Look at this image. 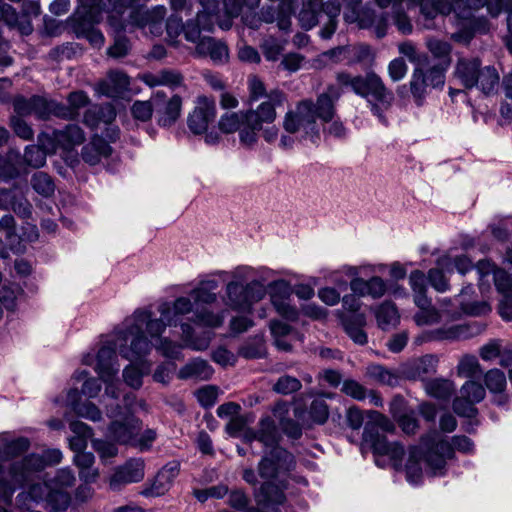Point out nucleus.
I'll return each mask as SVG.
<instances>
[{
    "label": "nucleus",
    "instance_id": "1",
    "mask_svg": "<svg viewBox=\"0 0 512 512\" xmlns=\"http://www.w3.org/2000/svg\"><path fill=\"white\" fill-rule=\"evenodd\" d=\"M335 79L336 84L328 85L326 91L317 97L316 103L310 99L302 100L295 110L285 114L283 128L286 132L294 134L302 130L304 138L317 145L320 141V129L316 119L319 118L325 123L332 121L336 112L335 103L345 91H352L366 99L371 112L381 122H386L384 112L391 106L394 94L379 75L373 71L364 75L340 71L336 73Z\"/></svg>",
    "mask_w": 512,
    "mask_h": 512
},
{
    "label": "nucleus",
    "instance_id": "2",
    "mask_svg": "<svg viewBox=\"0 0 512 512\" xmlns=\"http://www.w3.org/2000/svg\"><path fill=\"white\" fill-rule=\"evenodd\" d=\"M195 304L191 297L181 296L173 302H163L158 307L160 318H154L149 309H137L128 317L130 329L126 339L132 335L131 346L121 348V353L127 359H138L152 350L151 341L144 335L146 332L152 339L159 338L167 326H176L180 317L192 313Z\"/></svg>",
    "mask_w": 512,
    "mask_h": 512
},
{
    "label": "nucleus",
    "instance_id": "3",
    "mask_svg": "<svg viewBox=\"0 0 512 512\" xmlns=\"http://www.w3.org/2000/svg\"><path fill=\"white\" fill-rule=\"evenodd\" d=\"M285 94L274 89L267 101L261 102L255 109L249 108L238 113H225L219 120V129L226 134L239 131L240 143L251 147L258 141V133L264 124H273L276 120V108L284 104Z\"/></svg>",
    "mask_w": 512,
    "mask_h": 512
},
{
    "label": "nucleus",
    "instance_id": "4",
    "mask_svg": "<svg viewBox=\"0 0 512 512\" xmlns=\"http://www.w3.org/2000/svg\"><path fill=\"white\" fill-rule=\"evenodd\" d=\"M295 456L283 447H274L264 452L258 463V474L265 480L256 493L257 502L263 507L281 505L285 502L286 496L283 488L274 483L295 469Z\"/></svg>",
    "mask_w": 512,
    "mask_h": 512
},
{
    "label": "nucleus",
    "instance_id": "5",
    "mask_svg": "<svg viewBox=\"0 0 512 512\" xmlns=\"http://www.w3.org/2000/svg\"><path fill=\"white\" fill-rule=\"evenodd\" d=\"M421 445L424 449V459L428 472L432 476H444L447 472V460L454 459L455 450L472 454L473 441L465 435H455L448 441L437 430H430L421 436Z\"/></svg>",
    "mask_w": 512,
    "mask_h": 512
},
{
    "label": "nucleus",
    "instance_id": "6",
    "mask_svg": "<svg viewBox=\"0 0 512 512\" xmlns=\"http://www.w3.org/2000/svg\"><path fill=\"white\" fill-rule=\"evenodd\" d=\"M370 419L363 431V441L368 444L374 455L389 456L392 460L401 461L404 456V447L398 442H389L384 433L393 432L394 424L383 414L367 411Z\"/></svg>",
    "mask_w": 512,
    "mask_h": 512
},
{
    "label": "nucleus",
    "instance_id": "7",
    "mask_svg": "<svg viewBox=\"0 0 512 512\" xmlns=\"http://www.w3.org/2000/svg\"><path fill=\"white\" fill-rule=\"evenodd\" d=\"M454 76L464 88H477L485 95L496 92L500 80L496 68L490 65L482 67L478 58H460Z\"/></svg>",
    "mask_w": 512,
    "mask_h": 512
},
{
    "label": "nucleus",
    "instance_id": "8",
    "mask_svg": "<svg viewBox=\"0 0 512 512\" xmlns=\"http://www.w3.org/2000/svg\"><path fill=\"white\" fill-rule=\"evenodd\" d=\"M29 448L30 441L26 437L0 441V501L10 503L14 492L27 485V483L14 481L17 473H14L12 469L17 461L12 462L7 468L3 466L2 462L24 454Z\"/></svg>",
    "mask_w": 512,
    "mask_h": 512
},
{
    "label": "nucleus",
    "instance_id": "9",
    "mask_svg": "<svg viewBox=\"0 0 512 512\" xmlns=\"http://www.w3.org/2000/svg\"><path fill=\"white\" fill-rule=\"evenodd\" d=\"M123 324L124 327L116 331L115 341L107 342L98 350L96 355L95 371L103 382L114 379L119 372L116 349L123 358L127 359L122 355L121 348L131 346L132 335L126 340V333H128L131 323H128V318H126Z\"/></svg>",
    "mask_w": 512,
    "mask_h": 512
},
{
    "label": "nucleus",
    "instance_id": "10",
    "mask_svg": "<svg viewBox=\"0 0 512 512\" xmlns=\"http://www.w3.org/2000/svg\"><path fill=\"white\" fill-rule=\"evenodd\" d=\"M112 13V0H81V10L73 16L71 28L78 39L89 33L102 19V13Z\"/></svg>",
    "mask_w": 512,
    "mask_h": 512
},
{
    "label": "nucleus",
    "instance_id": "11",
    "mask_svg": "<svg viewBox=\"0 0 512 512\" xmlns=\"http://www.w3.org/2000/svg\"><path fill=\"white\" fill-rule=\"evenodd\" d=\"M225 305L237 312H248L255 302L265 295L264 285L258 280H251L245 285L228 282L226 285Z\"/></svg>",
    "mask_w": 512,
    "mask_h": 512
},
{
    "label": "nucleus",
    "instance_id": "12",
    "mask_svg": "<svg viewBox=\"0 0 512 512\" xmlns=\"http://www.w3.org/2000/svg\"><path fill=\"white\" fill-rule=\"evenodd\" d=\"M61 460L62 452L59 449H48L42 455L36 453L28 454L14 465L12 470L14 473H17L14 481L29 484L46 466L56 465Z\"/></svg>",
    "mask_w": 512,
    "mask_h": 512
},
{
    "label": "nucleus",
    "instance_id": "13",
    "mask_svg": "<svg viewBox=\"0 0 512 512\" xmlns=\"http://www.w3.org/2000/svg\"><path fill=\"white\" fill-rule=\"evenodd\" d=\"M189 296L193 299L195 304L194 316L190 320L199 325L207 327H220L224 322V311L214 313L207 308V305L214 303L217 300V294L210 292L198 284Z\"/></svg>",
    "mask_w": 512,
    "mask_h": 512
},
{
    "label": "nucleus",
    "instance_id": "14",
    "mask_svg": "<svg viewBox=\"0 0 512 512\" xmlns=\"http://www.w3.org/2000/svg\"><path fill=\"white\" fill-rule=\"evenodd\" d=\"M392 0H343L349 10L344 17L349 22H359L361 27H370L376 23L375 4L386 8Z\"/></svg>",
    "mask_w": 512,
    "mask_h": 512
},
{
    "label": "nucleus",
    "instance_id": "15",
    "mask_svg": "<svg viewBox=\"0 0 512 512\" xmlns=\"http://www.w3.org/2000/svg\"><path fill=\"white\" fill-rule=\"evenodd\" d=\"M152 101L158 125L161 127L174 125L181 115L182 98L179 95L167 98L164 91L158 90L152 95Z\"/></svg>",
    "mask_w": 512,
    "mask_h": 512
},
{
    "label": "nucleus",
    "instance_id": "16",
    "mask_svg": "<svg viewBox=\"0 0 512 512\" xmlns=\"http://www.w3.org/2000/svg\"><path fill=\"white\" fill-rule=\"evenodd\" d=\"M270 299L273 307L283 318L295 321L298 318V310L289 303L291 295L290 284L283 279L269 284Z\"/></svg>",
    "mask_w": 512,
    "mask_h": 512
},
{
    "label": "nucleus",
    "instance_id": "17",
    "mask_svg": "<svg viewBox=\"0 0 512 512\" xmlns=\"http://www.w3.org/2000/svg\"><path fill=\"white\" fill-rule=\"evenodd\" d=\"M142 422L134 414L125 415L124 420H113L107 429L108 436L116 443L131 445L141 430Z\"/></svg>",
    "mask_w": 512,
    "mask_h": 512
},
{
    "label": "nucleus",
    "instance_id": "18",
    "mask_svg": "<svg viewBox=\"0 0 512 512\" xmlns=\"http://www.w3.org/2000/svg\"><path fill=\"white\" fill-rule=\"evenodd\" d=\"M144 467L143 459H129L124 465L118 467L110 477V489L119 491L124 485L140 482L145 475Z\"/></svg>",
    "mask_w": 512,
    "mask_h": 512
},
{
    "label": "nucleus",
    "instance_id": "19",
    "mask_svg": "<svg viewBox=\"0 0 512 512\" xmlns=\"http://www.w3.org/2000/svg\"><path fill=\"white\" fill-rule=\"evenodd\" d=\"M144 467L143 459H129L124 465L118 467L110 477V489L119 491L124 485L140 482L145 475Z\"/></svg>",
    "mask_w": 512,
    "mask_h": 512
},
{
    "label": "nucleus",
    "instance_id": "20",
    "mask_svg": "<svg viewBox=\"0 0 512 512\" xmlns=\"http://www.w3.org/2000/svg\"><path fill=\"white\" fill-rule=\"evenodd\" d=\"M215 117V101L207 97H199L197 106L188 117V127L192 133L202 134L207 131L209 124L214 121Z\"/></svg>",
    "mask_w": 512,
    "mask_h": 512
},
{
    "label": "nucleus",
    "instance_id": "21",
    "mask_svg": "<svg viewBox=\"0 0 512 512\" xmlns=\"http://www.w3.org/2000/svg\"><path fill=\"white\" fill-rule=\"evenodd\" d=\"M0 209H11L17 216L29 219L32 216L33 208L26 198L24 191L14 186L10 189H0Z\"/></svg>",
    "mask_w": 512,
    "mask_h": 512
},
{
    "label": "nucleus",
    "instance_id": "22",
    "mask_svg": "<svg viewBox=\"0 0 512 512\" xmlns=\"http://www.w3.org/2000/svg\"><path fill=\"white\" fill-rule=\"evenodd\" d=\"M247 438H249V440H256L260 442L269 450L274 447H281L279 445L282 439L281 433L279 432L275 421L270 416L261 418L258 423V428L249 432Z\"/></svg>",
    "mask_w": 512,
    "mask_h": 512
},
{
    "label": "nucleus",
    "instance_id": "23",
    "mask_svg": "<svg viewBox=\"0 0 512 512\" xmlns=\"http://www.w3.org/2000/svg\"><path fill=\"white\" fill-rule=\"evenodd\" d=\"M140 80L147 86L154 88L157 86H166L175 90L184 84V76L175 69H161L157 72H147L140 76Z\"/></svg>",
    "mask_w": 512,
    "mask_h": 512
},
{
    "label": "nucleus",
    "instance_id": "24",
    "mask_svg": "<svg viewBox=\"0 0 512 512\" xmlns=\"http://www.w3.org/2000/svg\"><path fill=\"white\" fill-rule=\"evenodd\" d=\"M180 465L176 461L167 463L157 473L150 488L143 491L145 496H160L170 488L174 479L179 474Z\"/></svg>",
    "mask_w": 512,
    "mask_h": 512
},
{
    "label": "nucleus",
    "instance_id": "25",
    "mask_svg": "<svg viewBox=\"0 0 512 512\" xmlns=\"http://www.w3.org/2000/svg\"><path fill=\"white\" fill-rule=\"evenodd\" d=\"M350 289L358 296H370L373 299H378L385 295L387 284L379 276H373L368 280L355 277L350 282Z\"/></svg>",
    "mask_w": 512,
    "mask_h": 512
},
{
    "label": "nucleus",
    "instance_id": "26",
    "mask_svg": "<svg viewBox=\"0 0 512 512\" xmlns=\"http://www.w3.org/2000/svg\"><path fill=\"white\" fill-rule=\"evenodd\" d=\"M129 77L122 71L111 70L107 78L98 83V92L110 98L119 97L128 90Z\"/></svg>",
    "mask_w": 512,
    "mask_h": 512
},
{
    "label": "nucleus",
    "instance_id": "27",
    "mask_svg": "<svg viewBox=\"0 0 512 512\" xmlns=\"http://www.w3.org/2000/svg\"><path fill=\"white\" fill-rule=\"evenodd\" d=\"M469 336V327L467 325H453L450 327H441L422 332L418 340L420 342L460 340Z\"/></svg>",
    "mask_w": 512,
    "mask_h": 512
},
{
    "label": "nucleus",
    "instance_id": "28",
    "mask_svg": "<svg viewBox=\"0 0 512 512\" xmlns=\"http://www.w3.org/2000/svg\"><path fill=\"white\" fill-rule=\"evenodd\" d=\"M111 153L112 148L110 144L103 137L96 134L82 148L81 157L85 163L93 166L97 165L102 158L110 156Z\"/></svg>",
    "mask_w": 512,
    "mask_h": 512
},
{
    "label": "nucleus",
    "instance_id": "29",
    "mask_svg": "<svg viewBox=\"0 0 512 512\" xmlns=\"http://www.w3.org/2000/svg\"><path fill=\"white\" fill-rule=\"evenodd\" d=\"M116 118V111L110 104L92 105L84 113L83 123L94 130L100 124H111Z\"/></svg>",
    "mask_w": 512,
    "mask_h": 512
},
{
    "label": "nucleus",
    "instance_id": "30",
    "mask_svg": "<svg viewBox=\"0 0 512 512\" xmlns=\"http://www.w3.org/2000/svg\"><path fill=\"white\" fill-rule=\"evenodd\" d=\"M477 269L481 275V278L490 273L493 274L495 287L501 295L512 292V280L504 269L497 268L488 260L479 261L477 264Z\"/></svg>",
    "mask_w": 512,
    "mask_h": 512
},
{
    "label": "nucleus",
    "instance_id": "31",
    "mask_svg": "<svg viewBox=\"0 0 512 512\" xmlns=\"http://www.w3.org/2000/svg\"><path fill=\"white\" fill-rule=\"evenodd\" d=\"M214 373V369L208 363V361L195 358L184 365L178 371V378L183 380H197V381H205L209 380Z\"/></svg>",
    "mask_w": 512,
    "mask_h": 512
},
{
    "label": "nucleus",
    "instance_id": "32",
    "mask_svg": "<svg viewBox=\"0 0 512 512\" xmlns=\"http://www.w3.org/2000/svg\"><path fill=\"white\" fill-rule=\"evenodd\" d=\"M341 322L345 332L356 344L364 345L367 343V334L363 330L366 318L363 313L344 315L341 317Z\"/></svg>",
    "mask_w": 512,
    "mask_h": 512
},
{
    "label": "nucleus",
    "instance_id": "33",
    "mask_svg": "<svg viewBox=\"0 0 512 512\" xmlns=\"http://www.w3.org/2000/svg\"><path fill=\"white\" fill-rule=\"evenodd\" d=\"M53 138L63 149L70 150L85 141V133L78 125L69 124L63 129L54 130Z\"/></svg>",
    "mask_w": 512,
    "mask_h": 512
},
{
    "label": "nucleus",
    "instance_id": "34",
    "mask_svg": "<svg viewBox=\"0 0 512 512\" xmlns=\"http://www.w3.org/2000/svg\"><path fill=\"white\" fill-rule=\"evenodd\" d=\"M146 355L138 358V359H128L132 362L139 361V367L135 365H128L123 370V378L125 383L130 386L133 389H139L142 386V378L145 374H148L151 369V363L148 361H145L144 358L148 355Z\"/></svg>",
    "mask_w": 512,
    "mask_h": 512
},
{
    "label": "nucleus",
    "instance_id": "35",
    "mask_svg": "<svg viewBox=\"0 0 512 512\" xmlns=\"http://www.w3.org/2000/svg\"><path fill=\"white\" fill-rule=\"evenodd\" d=\"M427 276L421 270H413L409 275V285L413 292L415 304H428L431 298L427 295Z\"/></svg>",
    "mask_w": 512,
    "mask_h": 512
},
{
    "label": "nucleus",
    "instance_id": "36",
    "mask_svg": "<svg viewBox=\"0 0 512 512\" xmlns=\"http://www.w3.org/2000/svg\"><path fill=\"white\" fill-rule=\"evenodd\" d=\"M424 387L428 395L439 400H448L455 392L454 383L444 378L427 380Z\"/></svg>",
    "mask_w": 512,
    "mask_h": 512
},
{
    "label": "nucleus",
    "instance_id": "37",
    "mask_svg": "<svg viewBox=\"0 0 512 512\" xmlns=\"http://www.w3.org/2000/svg\"><path fill=\"white\" fill-rule=\"evenodd\" d=\"M321 0H308L299 12V22L305 30L315 27L321 17Z\"/></svg>",
    "mask_w": 512,
    "mask_h": 512
},
{
    "label": "nucleus",
    "instance_id": "38",
    "mask_svg": "<svg viewBox=\"0 0 512 512\" xmlns=\"http://www.w3.org/2000/svg\"><path fill=\"white\" fill-rule=\"evenodd\" d=\"M95 457L90 452H79L74 456V463L80 469L79 477L86 483L94 482L98 473L92 469Z\"/></svg>",
    "mask_w": 512,
    "mask_h": 512
},
{
    "label": "nucleus",
    "instance_id": "39",
    "mask_svg": "<svg viewBox=\"0 0 512 512\" xmlns=\"http://www.w3.org/2000/svg\"><path fill=\"white\" fill-rule=\"evenodd\" d=\"M45 500L49 512H66L71 503V496L66 490L49 488Z\"/></svg>",
    "mask_w": 512,
    "mask_h": 512
},
{
    "label": "nucleus",
    "instance_id": "40",
    "mask_svg": "<svg viewBox=\"0 0 512 512\" xmlns=\"http://www.w3.org/2000/svg\"><path fill=\"white\" fill-rule=\"evenodd\" d=\"M419 310L414 314V321L418 326L433 325L441 321V314L436 307L432 305V300L428 304H415Z\"/></svg>",
    "mask_w": 512,
    "mask_h": 512
},
{
    "label": "nucleus",
    "instance_id": "41",
    "mask_svg": "<svg viewBox=\"0 0 512 512\" xmlns=\"http://www.w3.org/2000/svg\"><path fill=\"white\" fill-rule=\"evenodd\" d=\"M428 87L429 85L425 80L424 70L422 68H415L410 80V91L418 106L422 105Z\"/></svg>",
    "mask_w": 512,
    "mask_h": 512
},
{
    "label": "nucleus",
    "instance_id": "42",
    "mask_svg": "<svg viewBox=\"0 0 512 512\" xmlns=\"http://www.w3.org/2000/svg\"><path fill=\"white\" fill-rule=\"evenodd\" d=\"M376 319L378 326L383 330L395 325L399 320L396 306L392 302L382 303L376 310Z\"/></svg>",
    "mask_w": 512,
    "mask_h": 512
},
{
    "label": "nucleus",
    "instance_id": "43",
    "mask_svg": "<svg viewBox=\"0 0 512 512\" xmlns=\"http://www.w3.org/2000/svg\"><path fill=\"white\" fill-rule=\"evenodd\" d=\"M31 186L39 195L48 198L54 194L55 184L47 173L38 171L34 173L30 180Z\"/></svg>",
    "mask_w": 512,
    "mask_h": 512
},
{
    "label": "nucleus",
    "instance_id": "44",
    "mask_svg": "<svg viewBox=\"0 0 512 512\" xmlns=\"http://www.w3.org/2000/svg\"><path fill=\"white\" fill-rule=\"evenodd\" d=\"M75 483V476L70 468L57 470L53 477L46 478L48 488L66 490Z\"/></svg>",
    "mask_w": 512,
    "mask_h": 512
},
{
    "label": "nucleus",
    "instance_id": "45",
    "mask_svg": "<svg viewBox=\"0 0 512 512\" xmlns=\"http://www.w3.org/2000/svg\"><path fill=\"white\" fill-rule=\"evenodd\" d=\"M49 492V488L46 484V480L44 484L35 483L31 484L27 491H23L17 495L18 503H25L27 500L33 502H40L46 498L47 493Z\"/></svg>",
    "mask_w": 512,
    "mask_h": 512
},
{
    "label": "nucleus",
    "instance_id": "46",
    "mask_svg": "<svg viewBox=\"0 0 512 512\" xmlns=\"http://www.w3.org/2000/svg\"><path fill=\"white\" fill-rule=\"evenodd\" d=\"M485 385L491 393L504 392L507 381L506 376L500 369L489 370L484 377Z\"/></svg>",
    "mask_w": 512,
    "mask_h": 512
},
{
    "label": "nucleus",
    "instance_id": "47",
    "mask_svg": "<svg viewBox=\"0 0 512 512\" xmlns=\"http://www.w3.org/2000/svg\"><path fill=\"white\" fill-rule=\"evenodd\" d=\"M24 163L33 168H40L46 163V152L39 145H28L23 155Z\"/></svg>",
    "mask_w": 512,
    "mask_h": 512
},
{
    "label": "nucleus",
    "instance_id": "48",
    "mask_svg": "<svg viewBox=\"0 0 512 512\" xmlns=\"http://www.w3.org/2000/svg\"><path fill=\"white\" fill-rule=\"evenodd\" d=\"M218 276L222 277L223 280L230 276L232 280L230 282H236L237 285H245L253 279L254 270L249 266H238L231 272L217 271Z\"/></svg>",
    "mask_w": 512,
    "mask_h": 512
},
{
    "label": "nucleus",
    "instance_id": "49",
    "mask_svg": "<svg viewBox=\"0 0 512 512\" xmlns=\"http://www.w3.org/2000/svg\"><path fill=\"white\" fill-rule=\"evenodd\" d=\"M111 28L116 32V36L114 38V43L108 48V55L113 58H121L128 54L130 46L129 41L126 36L123 35L125 29L118 31L113 26L110 25ZM126 28V25L124 26Z\"/></svg>",
    "mask_w": 512,
    "mask_h": 512
},
{
    "label": "nucleus",
    "instance_id": "50",
    "mask_svg": "<svg viewBox=\"0 0 512 512\" xmlns=\"http://www.w3.org/2000/svg\"><path fill=\"white\" fill-rule=\"evenodd\" d=\"M426 276L431 287L437 292L444 293L450 290V280L441 269L431 268Z\"/></svg>",
    "mask_w": 512,
    "mask_h": 512
},
{
    "label": "nucleus",
    "instance_id": "51",
    "mask_svg": "<svg viewBox=\"0 0 512 512\" xmlns=\"http://www.w3.org/2000/svg\"><path fill=\"white\" fill-rule=\"evenodd\" d=\"M248 91V102L249 104H252L254 102H257L261 98H266L264 101H267L269 94L273 90L267 92L264 83L257 76L251 75L248 78Z\"/></svg>",
    "mask_w": 512,
    "mask_h": 512
},
{
    "label": "nucleus",
    "instance_id": "52",
    "mask_svg": "<svg viewBox=\"0 0 512 512\" xmlns=\"http://www.w3.org/2000/svg\"><path fill=\"white\" fill-rule=\"evenodd\" d=\"M309 416L316 424H324L329 417V408L324 399H314L309 407Z\"/></svg>",
    "mask_w": 512,
    "mask_h": 512
},
{
    "label": "nucleus",
    "instance_id": "53",
    "mask_svg": "<svg viewBox=\"0 0 512 512\" xmlns=\"http://www.w3.org/2000/svg\"><path fill=\"white\" fill-rule=\"evenodd\" d=\"M302 387L301 382L293 376H281L273 386V390L282 395H288L297 392Z\"/></svg>",
    "mask_w": 512,
    "mask_h": 512
},
{
    "label": "nucleus",
    "instance_id": "54",
    "mask_svg": "<svg viewBox=\"0 0 512 512\" xmlns=\"http://www.w3.org/2000/svg\"><path fill=\"white\" fill-rule=\"evenodd\" d=\"M370 377L388 386H395L398 383V377L390 370L381 365H373L368 368Z\"/></svg>",
    "mask_w": 512,
    "mask_h": 512
},
{
    "label": "nucleus",
    "instance_id": "55",
    "mask_svg": "<svg viewBox=\"0 0 512 512\" xmlns=\"http://www.w3.org/2000/svg\"><path fill=\"white\" fill-rule=\"evenodd\" d=\"M437 358L433 355H425L419 358L414 364L415 376L424 377L436 372Z\"/></svg>",
    "mask_w": 512,
    "mask_h": 512
},
{
    "label": "nucleus",
    "instance_id": "56",
    "mask_svg": "<svg viewBox=\"0 0 512 512\" xmlns=\"http://www.w3.org/2000/svg\"><path fill=\"white\" fill-rule=\"evenodd\" d=\"M452 407L453 411L460 417L475 418L478 414L475 403H472L471 400L463 395L454 399Z\"/></svg>",
    "mask_w": 512,
    "mask_h": 512
},
{
    "label": "nucleus",
    "instance_id": "57",
    "mask_svg": "<svg viewBox=\"0 0 512 512\" xmlns=\"http://www.w3.org/2000/svg\"><path fill=\"white\" fill-rule=\"evenodd\" d=\"M461 395L477 404L485 398L486 391L480 383L467 381L461 387Z\"/></svg>",
    "mask_w": 512,
    "mask_h": 512
},
{
    "label": "nucleus",
    "instance_id": "58",
    "mask_svg": "<svg viewBox=\"0 0 512 512\" xmlns=\"http://www.w3.org/2000/svg\"><path fill=\"white\" fill-rule=\"evenodd\" d=\"M89 375V372L86 370H83L78 373L77 379L83 380L85 379L83 385H82V394L88 398H95L99 392L101 391V383L97 378H87Z\"/></svg>",
    "mask_w": 512,
    "mask_h": 512
},
{
    "label": "nucleus",
    "instance_id": "59",
    "mask_svg": "<svg viewBox=\"0 0 512 512\" xmlns=\"http://www.w3.org/2000/svg\"><path fill=\"white\" fill-rule=\"evenodd\" d=\"M17 290L18 287L16 285L11 284H3L0 285V303L1 305L12 311L16 307V299H17Z\"/></svg>",
    "mask_w": 512,
    "mask_h": 512
},
{
    "label": "nucleus",
    "instance_id": "60",
    "mask_svg": "<svg viewBox=\"0 0 512 512\" xmlns=\"http://www.w3.org/2000/svg\"><path fill=\"white\" fill-rule=\"evenodd\" d=\"M10 126L13 129L16 136L19 138L30 141L34 137V131L31 126L21 117L12 116L10 118Z\"/></svg>",
    "mask_w": 512,
    "mask_h": 512
},
{
    "label": "nucleus",
    "instance_id": "61",
    "mask_svg": "<svg viewBox=\"0 0 512 512\" xmlns=\"http://www.w3.org/2000/svg\"><path fill=\"white\" fill-rule=\"evenodd\" d=\"M154 112V103L150 101H135L131 107L133 117L140 121H148Z\"/></svg>",
    "mask_w": 512,
    "mask_h": 512
},
{
    "label": "nucleus",
    "instance_id": "62",
    "mask_svg": "<svg viewBox=\"0 0 512 512\" xmlns=\"http://www.w3.org/2000/svg\"><path fill=\"white\" fill-rule=\"evenodd\" d=\"M156 349L165 357L170 359H180L182 346L171 341L168 338H159Z\"/></svg>",
    "mask_w": 512,
    "mask_h": 512
},
{
    "label": "nucleus",
    "instance_id": "63",
    "mask_svg": "<svg viewBox=\"0 0 512 512\" xmlns=\"http://www.w3.org/2000/svg\"><path fill=\"white\" fill-rule=\"evenodd\" d=\"M52 100L39 95L32 96L33 115L42 120H47L50 117Z\"/></svg>",
    "mask_w": 512,
    "mask_h": 512
},
{
    "label": "nucleus",
    "instance_id": "64",
    "mask_svg": "<svg viewBox=\"0 0 512 512\" xmlns=\"http://www.w3.org/2000/svg\"><path fill=\"white\" fill-rule=\"evenodd\" d=\"M74 412L78 416L93 422H97L102 419V413L99 408L95 404L88 401L83 402L80 406H76Z\"/></svg>",
    "mask_w": 512,
    "mask_h": 512
}]
</instances>
